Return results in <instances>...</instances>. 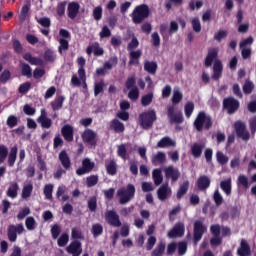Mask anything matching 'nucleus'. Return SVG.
<instances>
[{
    "label": "nucleus",
    "instance_id": "1",
    "mask_svg": "<svg viewBox=\"0 0 256 256\" xmlns=\"http://www.w3.org/2000/svg\"><path fill=\"white\" fill-rule=\"evenodd\" d=\"M120 205H127L135 197V185L128 184L117 190Z\"/></svg>",
    "mask_w": 256,
    "mask_h": 256
},
{
    "label": "nucleus",
    "instance_id": "2",
    "mask_svg": "<svg viewBox=\"0 0 256 256\" xmlns=\"http://www.w3.org/2000/svg\"><path fill=\"white\" fill-rule=\"evenodd\" d=\"M147 17H149V6L145 4L137 6L132 12V20L136 25L143 23Z\"/></svg>",
    "mask_w": 256,
    "mask_h": 256
},
{
    "label": "nucleus",
    "instance_id": "3",
    "mask_svg": "<svg viewBox=\"0 0 256 256\" xmlns=\"http://www.w3.org/2000/svg\"><path fill=\"white\" fill-rule=\"evenodd\" d=\"M139 119L141 127L144 129H151L153 123L157 121V114H155V110H148L140 114Z\"/></svg>",
    "mask_w": 256,
    "mask_h": 256
},
{
    "label": "nucleus",
    "instance_id": "4",
    "mask_svg": "<svg viewBox=\"0 0 256 256\" xmlns=\"http://www.w3.org/2000/svg\"><path fill=\"white\" fill-rule=\"evenodd\" d=\"M207 232V227L203 225V221L196 220L194 222V232H193V238H194V244L197 245L199 243V240L203 238V234Z\"/></svg>",
    "mask_w": 256,
    "mask_h": 256
},
{
    "label": "nucleus",
    "instance_id": "5",
    "mask_svg": "<svg viewBox=\"0 0 256 256\" xmlns=\"http://www.w3.org/2000/svg\"><path fill=\"white\" fill-rule=\"evenodd\" d=\"M105 221L108 225L112 227H121V219L119 218V214L115 210H106L105 212Z\"/></svg>",
    "mask_w": 256,
    "mask_h": 256
},
{
    "label": "nucleus",
    "instance_id": "6",
    "mask_svg": "<svg viewBox=\"0 0 256 256\" xmlns=\"http://www.w3.org/2000/svg\"><path fill=\"white\" fill-rule=\"evenodd\" d=\"M25 231V227H23V224H18L17 226L15 225H10L8 226V239L12 243H15L17 241V233L18 235H21Z\"/></svg>",
    "mask_w": 256,
    "mask_h": 256
},
{
    "label": "nucleus",
    "instance_id": "7",
    "mask_svg": "<svg viewBox=\"0 0 256 256\" xmlns=\"http://www.w3.org/2000/svg\"><path fill=\"white\" fill-rule=\"evenodd\" d=\"M168 119L170 123H183V113L181 111L175 113V106H169Z\"/></svg>",
    "mask_w": 256,
    "mask_h": 256
},
{
    "label": "nucleus",
    "instance_id": "8",
    "mask_svg": "<svg viewBox=\"0 0 256 256\" xmlns=\"http://www.w3.org/2000/svg\"><path fill=\"white\" fill-rule=\"evenodd\" d=\"M224 108L228 111L229 115H233L239 109V101L234 98H226L223 101Z\"/></svg>",
    "mask_w": 256,
    "mask_h": 256
},
{
    "label": "nucleus",
    "instance_id": "9",
    "mask_svg": "<svg viewBox=\"0 0 256 256\" xmlns=\"http://www.w3.org/2000/svg\"><path fill=\"white\" fill-rule=\"evenodd\" d=\"M185 235V224L183 222L177 223L173 229L168 232V237L170 239H175V237H183Z\"/></svg>",
    "mask_w": 256,
    "mask_h": 256
},
{
    "label": "nucleus",
    "instance_id": "10",
    "mask_svg": "<svg viewBox=\"0 0 256 256\" xmlns=\"http://www.w3.org/2000/svg\"><path fill=\"white\" fill-rule=\"evenodd\" d=\"M157 195L159 201H167L169 197H171V188L169 187V184H163L159 187L157 190Z\"/></svg>",
    "mask_w": 256,
    "mask_h": 256
},
{
    "label": "nucleus",
    "instance_id": "11",
    "mask_svg": "<svg viewBox=\"0 0 256 256\" xmlns=\"http://www.w3.org/2000/svg\"><path fill=\"white\" fill-rule=\"evenodd\" d=\"M95 167V163L91 162L89 158H86L82 161V168H79L76 173L77 175H85V173H90V171H93V168Z\"/></svg>",
    "mask_w": 256,
    "mask_h": 256
},
{
    "label": "nucleus",
    "instance_id": "12",
    "mask_svg": "<svg viewBox=\"0 0 256 256\" xmlns=\"http://www.w3.org/2000/svg\"><path fill=\"white\" fill-rule=\"evenodd\" d=\"M37 121L38 123H40L43 129H51V126L53 125V121L51 120V118L47 117V112L45 111V109L41 110V115L37 119Z\"/></svg>",
    "mask_w": 256,
    "mask_h": 256
},
{
    "label": "nucleus",
    "instance_id": "13",
    "mask_svg": "<svg viewBox=\"0 0 256 256\" xmlns=\"http://www.w3.org/2000/svg\"><path fill=\"white\" fill-rule=\"evenodd\" d=\"M67 253H70L72 256H79L83 253V248L81 247V242L74 241L67 248Z\"/></svg>",
    "mask_w": 256,
    "mask_h": 256
},
{
    "label": "nucleus",
    "instance_id": "14",
    "mask_svg": "<svg viewBox=\"0 0 256 256\" xmlns=\"http://www.w3.org/2000/svg\"><path fill=\"white\" fill-rule=\"evenodd\" d=\"M82 139L84 143H89L90 145H95V139H97V132L91 130V129H86L82 133Z\"/></svg>",
    "mask_w": 256,
    "mask_h": 256
},
{
    "label": "nucleus",
    "instance_id": "15",
    "mask_svg": "<svg viewBox=\"0 0 256 256\" xmlns=\"http://www.w3.org/2000/svg\"><path fill=\"white\" fill-rule=\"evenodd\" d=\"M164 173L167 179H172L173 182L179 179V175H180L179 170L177 168H174L173 166H168L164 168Z\"/></svg>",
    "mask_w": 256,
    "mask_h": 256
},
{
    "label": "nucleus",
    "instance_id": "16",
    "mask_svg": "<svg viewBox=\"0 0 256 256\" xmlns=\"http://www.w3.org/2000/svg\"><path fill=\"white\" fill-rule=\"evenodd\" d=\"M18 194H19V184L17 182H11L6 191L7 197H10V199H17Z\"/></svg>",
    "mask_w": 256,
    "mask_h": 256
},
{
    "label": "nucleus",
    "instance_id": "17",
    "mask_svg": "<svg viewBox=\"0 0 256 256\" xmlns=\"http://www.w3.org/2000/svg\"><path fill=\"white\" fill-rule=\"evenodd\" d=\"M80 5L77 2H71L68 4V17L70 19H75L79 15Z\"/></svg>",
    "mask_w": 256,
    "mask_h": 256
},
{
    "label": "nucleus",
    "instance_id": "18",
    "mask_svg": "<svg viewBox=\"0 0 256 256\" xmlns=\"http://www.w3.org/2000/svg\"><path fill=\"white\" fill-rule=\"evenodd\" d=\"M223 73V64L219 60H215L214 66H213V75L212 79L215 81L219 80L221 75Z\"/></svg>",
    "mask_w": 256,
    "mask_h": 256
},
{
    "label": "nucleus",
    "instance_id": "19",
    "mask_svg": "<svg viewBox=\"0 0 256 256\" xmlns=\"http://www.w3.org/2000/svg\"><path fill=\"white\" fill-rule=\"evenodd\" d=\"M196 185L200 191H205L211 185V179L208 176H200L196 182Z\"/></svg>",
    "mask_w": 256,
    "mask_h": 256
},
{
    "label": "nucleus",
    "instance_id": "20",
    "mask_svg": "<svg viewBox=\"0 0 256 256\" xmlns=\"http://www.w3.org/2000/svg\"><path fill=\"white\" fill-rule=\"evenodd\" d=\"M205 149V143L199 144V143H194L191 146V153L195 159H199L201 155L203 154V150Z\"/></svg>",
    "mask_w": 256,
    "mask_h": 256
},
{
    "label": "nucleus",
    "instance_id": "21",
    "mask_svg": "<svg viewBox=\"0 0 256 256\" xmlns=\"http://www.w3.org/2000/svg\"><path fill=\"white\" fill-rule=\"evenodd\" d=\"M167 161V155L164 152H158L156 154H153L152 156V163L153 165H163V163H166Z\"/></svg>",
    "mask_w": 256,
    "mask_h": 256
},
{
    "label": "nucleus",
    "instance_id": "22",
    "mask_svg": "<svg viewBox=\"0 0 256 256\" xmlns=\"http://www.w3.org/2000/svg\"><path fill=\"white\" fill-rule=\"evenodd\" d=\"M239 256H251V248L249 247V243L245 240H241L240 248L237 251Z\"/></svg>",
    "mask_w": 256,
    "mask_h": 256
},
{
    "label": "nucleus",
    "instance_id": "23",
    "mask_svg": "<svg viewBox=\"0 0 256 256\" xmlns=\"http://www.w3.org/2000/svg\"><path fill=\"white\" fill-rule=\"evenodd\" d=\"M217 55H218V50L216 48L210 49L208 51V55L205 59V66L211 67V65L213 64V61H215V59H217Z\"/></svg>",
    "mask_w": 256,
    "mask_h": 256
},
{
    "label": "nucleus",
    "instance_id": "24",
    "mask_svg": "<svg viewBox=\"0 0 256 256\" xmlns=\"http://www.w3.org/2000/svg\"><path fill=\"white\" fill-rule=\"evenodd\" d=\"M61 133L66 141H73V126L66 124L62 128Z\"/></svg>",
    "mask_w": 256,
    "mask_h": 256
},
{
    "label": "nucleus",
    "instance_id": "25",
    "mask_svg": "<svg viewBox=\"0 0 256 256\" xmlns=\"http://www.w3.org/2000/svg\"><path fill=\"white\" fill-rule=\"evenodd\" d=\"M176 145L177 142L170 137H164L157 143V147H160L161 149L165 147H176Z\"/></svg>",
    "mask_w": 256,
    "mask_h": 256
},
{
    "label": "nucleus",
    "instance_id": "26",
    "mask_svg": "<svg viewBox=\"0 0 256 256\" xmlns=\"http://www.w3.org/2000/svg\"><path fill=\"white\" fill-rule=\"evenodd\" d=\"M59 160L62 164V167L64 169H69L71 167V159H69V155H67V152L62 150L59 154Z\"/></svg>",
    "mask_w": 256,
    "mask_h": 256
},
{
    "label": "nucleus",
    "instance_id": "27",
    "mask_svg": "<svg viewBox=\"0 0 256 256\" xmlns=\"http://www.w3.org/2000/svg\"><path fill=\"white\" fill-rule=\"evenodd\" d=\"M143 55L141 50H130L129 65H139V58Z\"/></svg>",
    "mask_w": 256,
    "mask_h": 256
},
{
    "label": "nucleus",
    "instance_id": "28",
    "mask_svg": "<svg viewBox=\"0 0 256 256\" xmlns=\"http://www.w3.org/2000/svg\"><path fill=\"white\" fill-rule=\"evenodd\" d=\"M144 71L150 73V75H155L157 73V63L153 61H145L144 62Z\"/></svg>",
    "mask_w": 256,
    "mask_h": 256
},
{
    "label": "nucleus",
    "instance_id": "29",
    "mask_svg": "<svg viewBox=\"0 0 256 256\" xmlns=\"http://www.w3.org/2000/svg\"><path fill=\"white\" fill-rule=\"evenodd\" d=\"M205 113L200 112L194 122V126L196 127V129L198 131H202L203 130V125H205Z\"/></svg>",
    "mask_w": 256,
    "mask_h": 256
},
{
    "label": "nucleus",
    "instance_id": "30",
    "mask_svg": "<svg viewBox=\"0 0 256 256\" xmlns=\"http://www.w3.org/2000/svg\"><path fill=\"white\" fill-rule=\"evenodd\" d=\"M110 127L115 131V133H123V131H125V125L117 119L111 121Z\"/></svg>",
    "mask_w": 256,
    "mask_h": 256
},
{
    "label": "nucleus",
    "instance_id": "31",
    "mask_svg": "<svg viewBox=\"0 0 256 256\" xmlns=\"http://www.w3.org/2000/svg\"><path fill=\"white\" fill-rule=\"evenodd\" d=\"M17 151H18L17 146H13L10 149V152H9V155H8V165H9V167H13V165H15V161L17 160Z\"/></svg>",
    "mask_w": 256,
    "mask_h": 256
},
{
    "label": "nucleus",
    "instance_id": "32",
    "mask_svg": "<svg viewBox=\"0 0 256 256\" xmlns=\"http://www.w3.org/2000/svg\"><path fill=\"white\" fill-rule=\"evenodd\" d=\"M165 249H166L165 242H159L151 252V256H163V254L165 253Z\"/></svg>",
    "mask_w": 256,
    "mask_h": 256
},
{
    "label": "nucleus",
    "instance_id": "33",
    "mask_svg": "<svg viewBox=\"0 0 256 256\" xmlns=\"http://www.w3.org/2000/svg\"><path fill=\"white\" fill-rule=\"evenodd\" d=\"M220 189L224 191L225 195H231V178L223 180L220 182Z\"/></svg>",
    "mask_w": 256,
    "mask_h": 256
},
{
    "label": "nucleus",
    "instance_id": "34",
    "mask_svg": "<svg viewBox=\"0 0 256 256\" xmlns=\"http://www.w3.org/2000/svg\"><path fill=\"white\" fill-rule=\"evenodd\" d=\"M31 193H33V183L24 185L21 193L22 199H29V197H31Z\"/></svg>",
    "mask_w": 256,
    "mask_h": 256
},
{
    "label": "nucleus",
    "instance_id": "35",
    "mask_svg": "<svg viewBox=\"0 0 256 256\" xmlns=\"http://www.w3.org/2000/svg\"><path fill=\"white\" fill-rule=\"evenodd\" d=\"M152 177L156 186H159L161 183H163V174L161 173V169H154L152 172Z\"/></svg>",
    "mask_w": 256,
    "mask_h": 256
},
{
    "label": "nucleus",
    "instance_id": "36",
    "mask_svg": "<svg viewBox=\"0 0 256 256\" xmlns=\"http://www.w3.org/2000/svg\"><path fill=\"white\" fill-rule=\"evenodd\" d=\"M25 61H29L31 65H43V60L41 58L33 57L30 53L24 55Z\"/></svg>",
    "mask_w": 256,
    "mask_h": 256
},
{
    "label": "nucleus",
    "instance_id": "37",
    "mask_svg": "<svg viewBox=\"0 0 256 256\" xmlns=\"http://www.w3.org/2000/svg\"><path fill=\"white\" fill-rule=\"evenodd\" d=\"M63 101H65V97L63 96H59L58 98H56L52 103V109L54 111H59V109H61V107H63Z\"/></svg>",
    "mask_w": 256,
    "mask_h": 256
},
{
    "label": "nucleus",
    "instance_id": "38",
    "mask_svg": "<svg viewBox=\"0 0 256 256\" xmlns=\"http://www.w3.org/2000/svg\"><path fill=\"white\" fill-rule=\"evenodd\" d=\"M106 169L108 175H117V163H115V160H111L106 164Z\"/></svg>",
    "mask_w": 256,
    "mask_h": 256
},
{
    "label": "nucleus",
    "instance_id": "39",
    "mask_svg": "<svg viewBox=\"0 0 256 256\" xmlns=\"http://www.w3.org/2000/svg\"><path fill=\"white\" fill-rule=\"evenodd\" d=\"M253 36H249L248 38L242 40L239 44L240 49H251V45H253Z\"/></svg>",
    "mask_w": 256,
    "mask_h": 256
},
{
    "label": "nucleus",
    "instance_id": "40",
    "mask_svg": "<svg viewBox=\"0 0 256 256\" xmlns=\"http://www.w3.org/2000/svg\"><path fill=\"white\" fill-rule=\"evenodd\" d=\"M43 193L49 201L53 199V184H46L43 189Z\"/></svg>",
    "mask_w": 256,
    "mask_h": 256
},
{
    "label": "nucleus",
    "instance_id": "41",
    "mask_svg": "<svg viewBox=\"0 0 256 256\" xmlns=\"http://www.w3.org/2000/svg\"><path fill=\"white\" fill-rule=\"evenodd\" d=\"M153 103V93H148L141 98V105L143 107H149V104Z\"/></svg>",
    "mask_w": 256,
    "mask_h": 256
},
{
    "label": "nucleus",
    "instance_id": "42",
    "mask_svg": "<svg viewBox=\"0 0 256 256\" xmlns=\"http://www.w3.org/2000/svg\"><path fill=\"white\" fill-rule=\"evenodd\" d=\"M105 89V82L101 80L100 82L95 83L94 85V95L97 97L100 95V93H103V90Z\"/></svg>",
    "mask_w": 256,
    "mask_h": 256
},
{
    "label": "nucleus",
    "instance_id": "43",
    "mask_svg": "<svg viewBox=\"0 0 256 256\" xmlns=\"http://www.w3.org/2000/svg\"><path fill=\"white\" fill-rule=\"evenodd\" d=\"M195 110V104L193 102H187L184 106L185 116L187 118L191 117L193 111Z\"/></svg>",
    "mask_w": 256,
    "mask_h": 256
},
{
    "label": "nucleus",
    "instance_id": "44",
    "mask_svg": "<svg viewBox=\"0 0 256 256\" xmlns=\"http://www.w3.org/2000/svg\"><path fill=\"white\" fill-rule=\"evenodd\" d=\"M99 183V176L97 175H91L86 178V185L87 187H95Z\"/></svg>",
    "mask_w": 256,
    "mask_h": 256
},
{
    "label": "nucleus",
    "instance_id": "45",
    "mask_svg": "<svg viewBox=\"0 0 256 256\" xmlns=\"http://www.w3.org/2000/svg\"><path fill=\"white\" fill-rule=\"evenodd\" d=\"M118 59L117 56L112 57L109 61L104 63V69L111 70L113 67H117Z\"/></svg>",
    "mask_w": 256,
    "mask_h": 256
},
{
    "label": "nucleus",
    "instance_id": "46",
    "mask_svg": "<svg viewBox=\"0 0 256 256\" xmlns=\"http://www.w3.org/2000/svg\"><path fill=\"white\" fill-rule=\"evenodd\" d=\"M189 189V181H186V182H184L181 186H180V188H179V190H178V192H177V198L178 199H181V197L183 196V195H185V193H187V190Z\"/></svg>",
    "mask_w": 256,
    "mask_h": 256
},
{
    "label": "nucleus",
    "instance_id": "47",
    "mask_svg": "<svg viewBox=\"0 0 256 256\" xmlns=\"http://www.w3.org/2000/svg\"><path fill=\"white\" fill-rule=\"evenodd\" d=\"M216 159L220 165H226L229 162V157L223 154V152H217Z\"/></svg>",
    "mask_w": 256,
    "mask_h": 256
},
{
    "label": "nucleus",
    "instance_id": "48",
    "mask_svg": "<svg viewBox=\"0 0 256 256\" xmlns=\"http://www.w3.org/2000/svg\"><path fill=\"white\" fill-rule=\"evenodd\" d=\"M213 200L215 205H217V207L223 204V196L221 195V192H219V190H215L213 194Z\"/></svg>",
    "mask_w": 256,
    "mask_h": 256
},
{
    "label": "nucleus",
    "instance_id": "49",
    "mask_svg": "<svg viewBox=\"0 0 256 256\" xmlns=\"http://www.w3.org/2000/svg\"><path fill=\"white\" fill-rule=\"evenodd\" d=\"M234 129L236 131V134L239 135V133H241L242 131H244L245 129H247V126L245 125L244 122L242 121H236L234 123Z\"/></svg>",
    "mask_w": 256,
    "mask_h": 256
},
{
    "label": "nucleus",
    "instance_id": "50",
    "mask_svg": "<svg viewBox=\"0 0 256 256\" xmlns=\"http://www.w3.org/2000/svg\"><path fill=\"white\" fill-rule=\"evenodd\" d=\"M157 243V237L155 236H149L147 242H146V249L147 251H151L153 247H155V244Z\"/></svg>",
    "mask_w": 256,
    "mask_h": 256
},
{
    "label": "nucleus",
    "instance_id": "51",
    "mask_svg": "<svg viewBox=\"0 0 256 256\" xmlns=\"http://www.w3.org/2000/svg\"><path fill=\"white\" fill-rule=\"evenodd\" d=\"M139 47V40L135 35L132 36L131 42L128 44L127 49L128 51H133Z\"/></svg>",
    "mask_w": 256,
    "mask_h": 256
},
{
    "label": "nucleus",
    "instance_id": "52",
    "mask_svg": "<svg viewBox=\"0 0 256 256\" xmlns=\"http://www.w3.org/2000/svg\"><path fill=\"white\" fill-rule=\"evenodd\" d=\"M128 97L131 99V101H137V99H139V88L134 87L130 89Z\"/></svg>",
    "mask_w": 256,
    "mask_h": 256
},
{
    "label": "nucleus",
    "instance_id": "53",
    "mask_svg": "<svg viewBox=\"0 0 256 256\" xmlns=\"http://www.w3.org/2000/svg\"><path fill=\"white\" fill-rule=\"evenodd\" d=\"M182 99H183V93H181V91L179 90H174L172 103L174 104L181 103Z\"/></svg>",
    "mask_w": 256,
    "mask_h": 256
},
{
    "label": "nucleus",
    "instance_id": "54",
    "mask_svg": "<svg viewBox=\"0 0 256 256\" xmlns=\"http://www.w3.org/2000/svg\"><path fill=\"white\" fill-rule=\"evenodd\" d=\"M92 233H93L94 237H99V235H101V233H103V226L99 223L94 224L92 226Z\"/></svg>",
    "mask_w": 256,
    "mask_h": 256
},
{
    "label": "nucleus",
    "instance_id": "55",
    "mask_svg": "<svg viewBox=\"0 0 256 256\" xmlns=\"http://www.w3.org/2000/svg\"><path fill=\"white\" fill-rule=\"evenodd\" d=\"M25 225H26V229H28V231L35 230V225H36L35 218L28 217L26 219Z\"/></svg>",
    "mask_w": 256,
    "mask_h": 256
},
{
    "label": "nucleus",
    "instance_id": "56",
    "mask_svg": "<svg viewBox=\"0 0 256 256\" xmlns=\"http://www.w3.org/2000/svg\"><path fill=\"white\" fill-rule=\"evenodd\" d=\"M238 184L243 185L245 189H249V178L245 175H239Z\"/></svg>",
    "mask_w": 256,
    "mask_h": 256
},
{
    "label": "nucleus",
    "instance_id": "57",
    "mask_svg": "<svg viewBox=\"0 0 256 256\" xmlns=\"http://www.w3.org/2000/svg\"><path fill=\"white\" fill-rule=\"evenodd\" d=\"M27 17H29V5L26 4L22 7L19 19L20 21H25Z\"/></svg>",
    "mask_w": 256,
    "mask_h": 256
},
{
    "label": "nucleus",
    "instance_id": "58",
    "mask_svg": "<svg viewBox=\"0 0 256 256\" xmlns=\"http://www.w3.org/2000/svg\"><path fill=\"white\" fill-rule=\"evenodd\" d=\"M18 122H19V119H17L16 116L11 115V116L8 117V119L6 121V124L8 125V127L13 129V127H16Z\"/></svg>",
    "mask_w": 256,
    "mask_h": 256
},
{
    "label": "nucleus",
    "instance_id": "59",
    "mask_svg": "<svg viewBox=\"0 0 256 256\" xmlns=\"http://www.w3.org/2000/svg\"><path fill=\"white\" fill-rule=\"evenodd\" d=\"M44 59H45V61H48L49 63H53L56 59L55 53L51 50H47L44 53Z\"/></svg>",
    "mask_w": 256,
    "mask_h": 256
},
{
    "label": "nucleus",
    "instance_id": "60",
    "mask_svg": "<svg viewBox=\"0 0 256 256\" xmlns=\"http://www.w3.org/2000/svg\"><path fill=\"white\" fill-rule=\"evenodd\" d=\"M118 155L122 159H127V147L125 144H121L118 146Z\"/></svg>",
    "mask_w": 256,
    "mask_h": 256
},
{
    "label": "nucleus",
    "instance_id": "61",
    "mask_svg": "<svg viewBox=\"0 0 256 256\" xmlns=\"http://www.w3.org/2000/svg\"><path fill=\"white\" fill-rule=\"evenodd\" d=\"M69 243V234H62L58 239L59 247H65Z\"/></svg>",
    "mask_w": 256,
    "mask_h": 256
},
{
    "label": "nucleus",
    "instance_id": "62",
    "mask_svg": "<svg viewBox=\"0 0 256 256\" xmlns=\"http://www.w3.org/2000/svg\"><path fill=\"white\" fill-rule=\"evenodd\" d=\"M100 39H105L111 37V30L108 26H103L102 31L100 32Z\"/></svg>",
    "mask_w": 256,
    "mask_h": 256
},
{
    "label": "nucleus",
    "instance_id": "63",
    "mask_svg": "<svg viewBox=\"0 0 256 256\" xmlns=\"http://www.w3.org/2000/svg\"><path fill=\"white\" fill-rule=\"evenodd\" d=\"M254 85H253V82L251 81H246L244 86H243V91L244 93H246L247 95H249V93H251L254 89Z\"/></svg>",
    "mask_w": 256,
    "mask_h": 256
},
{
    "label": "nucleus",
    "instance_id": "64",
    "mask_svg": "<svg viewBox=\"0 0 256 256\" xmlns=\"http://www.w3.org/2000/svg\"><path fill=\"white\" fill-rule=\"evenodd\" d=\"M135 83H136L135 75L128 77V79L125 83L126 89H134Z\"/></svg>",
    "mask_w": 256,
    "mask_h": 256
}]
</instances>
